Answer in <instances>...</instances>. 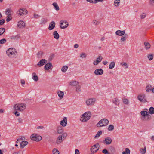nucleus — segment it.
<instances>
[{
  "label": "nucleus",
  "instance_id": "nucleus-1",
  "mask_svg": "<svg viewBox=\"0 0 154 154\" xmlns=\"http://www.w3.org/2000/svg\"><path fill=\"white\" fill-rule=\"evenodd\" d=\"M91 116V112L89 111H87L80 116V120L83 122H87L90 119Z\"/></svg>",
  "mask_w": 154,
  "mask_h": 154
},
{
  "label": "nucleus",
  "instance_id": "nucleus-2",
  "mask_svg": "<svg viewBox=\"0 0 154 154\" xmlns=\"http://www.w3.org/2000/svg\"><path fill=\"white\" fill-rule=\"evenodd\" d=\"M26 107V105L25 103H20L14 104L13 107V110H18L22 112L24 111Z\"/></svg>",
  "mask_w": 154,
  "mask_h": 154
},
{
  "label": "nucleus",
  "instance_id": "nucleus-3",
  "mask_svg": "<svg viewBox=\"0 0 154 154\" xmlns=\"http://www.w3.org/2000/svg\"><path fill=\"white\" fill-rule=\"evenodd\" d=\"M109 123V121L106 118L100 120L96 125L97 127L100 128L107 126Z\"/></svg>",
  "mask_w": 154,
  "mask_h": 154
},
{
  "label": "nucleus",
  "instance_id": "nucleus-4",
  "mask_svg": "<svg viewBox=\"0 0 154 154\" xmlns=\"http://www.w3.org/2000/svg\"><path fill=\"white\" fill-rule=\"evenodd\" d=\"M140 114L142 116L141 119L143 120H148L151 119V116L147 111H142L140 112Z\"/></svg>",
  "mask_w": 154,
  "mask_h": 154
},
{
  "label": "nucleus",
  "instance_id": "nucleus-5",
  "mask_svg": "<svg viewBox=\"0 0 154 154\" xmlns=\"http://www.w3.org/2000/svg\"><path fill=\"white\" fill-rule=\"evenodd\" d=\"M6 53L8 57H12L17 54V52L15 48H10L6 51Z\"/></svg>",
  "mask_w": 154,
  "mask_h": 154
},
{
  "label": "nucleus",
  "instance_id": "nucleus-6",
  "mask_svg": "<svg viewBox=\"0 0 154 154\" xmlns=\"http://www.w3.org/2000/svg\"><path fill=\"white\" fill-rule=\"evenodd\" d=\"M30 138L32 141L38 142L42 140V137L40 135L34 133L31 135Z\"/></svg>",
  "mask_w": 154,
  "mask_h": 154
},
{
  "label": "nucleus",
  "instance_id": "nucleus-7",
  "mask_svg": "<svg viewBox=\"0 0 154 154\" xmlns=\"http://www.w3.org/2000/svg\"><path fill=\"white\" fill-rule=\"evenodd\" d=\"M96 99L95 98H89L85 100L86 104L87 106H91L94 105L96 101Z\"/></svg>",
  "mask_w": 154,
  "mask_h": 154
},
{
  "label": "nucleus",
  "instance_id": "nucleus-8",
  "mask_svg": "<svg viewBox=\"0 0 154 154\" xmlns=\"http://www.w3.org/2000/svg\"><path fill=\"white\" fill-rule=\"evenodd\" d=\"M60 27L62 29H65L69 26L68 22L65 20H61L59 22Z\"/></svg>",
  "mask_w": 154,
  "mask_h": 154
},
{
  "label": "nucleus",
  "instance_id": "nucleus-9",
  "mask_svg": "<svg viewBox=\"0 0 154 154\" xmlns=\"http://www.w3.org/2000/svg\"><path fill=\"white\" fill-rule=\"evenodd\" d=\"M138 100L141 102H146V94L144 93H140L137 97Z\"/></svg>",
  "mask_w": 154,
  "mask_h": 154
},
{
  "label": "nucleus",
  "instance_id": "nucleus-10",
  "mask_svg": "<svg viewBox=\"0 0 154 154\" xmlns=\"http://www.w3.org/2000/svg\"><path fill=\"white\" fill-rule=\"evenodd\" d=\"M28 13L27 10L24 8L19 9L17 11V14L20 16L26 15Z\"/></svg>",
  "mask_w": 154,
  "mask_h": 154
},
{
  "label": "nucleus",
  "instance_id": "nucleus-11",
  "mask_svg": "<svg viewBox=\"0 0 154 154\" xmlns=\"http://www.w3.org/2000/svg\"><path fill=\"white\" fill-rule=\"evenodd\" d=\"M100 145L99 144L97 143L92 146L90 149L91 152L93 154H94L99 149Z\"/></svg>",
  "mask_w": 154,
  "mask_h": 154
},
{
  "label": "nucleus",
  "instance_id": "nucleus-12",
  "mask_svg": "<svg viewBox=\"0 0 154 154\" xmlns=\"http://www.w3.org/2000/svg\"><path fill=\"white\" fill-rule=\"evenodd\" d=\"M25 24L24 21L20 20L17 23V26L19 28L23 29L25 27Z\"/></svg>",
  "mask_w": 154,
  "mask_h": 154
},
{
  "label": "nucleus",
  "instance_id": "nucleus-13",
  "mask_svg": "<svg viewBox=\"0 0 154 154\" xmlns=\"http://www.w3.org/2000/svg\"><path fill=\"white\" fill-rule=\"evenodd\" d=\"M104 71L102 69H96L94 71V74L96 75H101L103 73Z\"/></svg>",
  "mask_w": 154,
  "mask_h": 154
},
{
  "label": "nucleus",
  "instance_id": "nucleus-14",
  "mask_svg": "<svg viewBox=\"0 0 154 154\" xmlns=\"http://www.w3.org/2000/svg\"><path fill=\"white\" fill-rule=\"evenodd\" d=\"M67 118L66 117H64L63 120L60 122V124L62 127H65L67 124Z\"/></svg>",
  "mask_w": 154,
  "mask_h": 154
},
{
  "label": "nucleus",
  "instance_id": "nucleus-15",
  "mask_svg": "<svg viewBox=\"0 0 154 154\" xmlns=\"http://www.w3.org/2000/svg\"><path fill=\"white\" fill-rule=\"evenodd\" d=\"M44 66V69L45 70L48 71L52 68L53 66L51 63H46Z\"/></svg>",
  "mask_w": 154,
  "mask_h": 154
},
{
  "label": "nucleus",
  "instance_id": "nucleus-16",
  "mask_svg": "<svg viewBox=\"0 0 154 154\" xmlns=\"http://www.w3.org/2000/svg\"><path fill=\"white\" fill-rule=\"evenodd\" d=\"M47 62V61L46 60L44 59H42L38 63L37 65L39 67H41L46 63Z\"/></svg>",
  "mask_w": 154,
  "mask_h": 154
},
{
  "label": "nucleus",
  "instance_id": "nucleus-17",
  "mask_svg": "<svg viewBox=\"0 0 154 154\" xmlns=\"http://www.w3.org/2000/svg\"><path fill=\"white\" fill-rule=\"evenodd\" d=\"M69 84V86L72 87L76 86L79 84V82L78 81L75 80H73L70 81Z\"/></svg>",
  "mask_w": 154,
  "mask_h": 154
},
{
  "label": "nucleus",
  "instance_id": "nucleus-18",
  "mask_svg": "<svg viewBox=\"0 0 154 154\" xmlns=\"http://www.w3.org/2000/svg\"><path fill=\"white\" fill-rule=\"evenodd\" d=\"M55 23L54 21L51 22L49 24L48 27L49 30H53L55 27Z\"/></svg>",
  "mask_w": 154,
  "mask_h": 154
},
{
  "label": "nucleus",
  "instance_id": "nucleus-19",
  "mask_svg": "<svg viewBox=\"0 0 154 154\" xmlns=\"http://www.w3.org/2000/svg\"><path fill=\"white\" fill-rule=\"evenodd\" d=\"M125 30H118L116 31V34L118 36H122L125 35Z\"/></svg>",
  "mask_w": 154,
  "mask_h": 154
},
{
  "label": "nucleus",
  "instance_id": "nucleus-20",
  "mask_svg": "<svg viewBox=\"0 0 154 154\" xmlns=\"http://www.w3.org/2000/svg\"><path fill=\"white\" fill-rule=\"evenodd\" d=\"M120 65L125 69H128L129 66V64L125 62H122L120 63Z\"/></svg>",
  "mask_w": 154,
  "mask_h": 154
},
{
  "label": "nucleus",
  "instance_id": "nucleus-21",
  "mask_svg": "<svg viewBox=\"0 0 154 154\" xmlns=\"http://www.w3.org/2000/svg\"><path fill=\"white\" fill-rule=\"evenodd\" d=\"M32 79L35 82L38 81L39 80V78L37 75L36 73L33 72L32 75Z\"/></svg>",
  "mask_w": 154,
  "mask_h": 154
},
{
  "label": "nucleus",
  "instance_id": "nucleus-22",
  "mask_svg": "<svg viewBox=\"0 0 154 154\" xmlns=\"http://www.w3.org/2000/svg\"><path fill=\"white\" fill-rule=\"evenodd\" d=\"M104 141L107 145H109L111 143L112 139L110 137H107L105 138Z\"/></svg>",
  "mask_w": 154,
  "mask_h": 154
},
{
  "label": "nucleus",
  "instance_id": "nucleus-23",
  "mask_svg": "<svg viewBox=\"0 0 154 154\" xmlns=\"http://www.w3.org/2000/svg\"><path fill=\"white\" fill-rule=\"evenodd\" d=\"M62 137L61 136H60V135L58 137L56 141V143L57 144H60L64 140Z\"/></svg>",
  "mask_w": 154,
  "mask_h": 154
},
{
  "label": "nucleus",
  "instance_id": "nucleus-24",
  "mask_svg": "<svg viewBox=\"0 0 154 154\" xmlns=\"http://www.w3.org/2000/svg\"><path fill=\"white\" fill-rule=\"evenodd\" d=\"M144 45L145 46L144 48L146 50L149 49L151 48V45L150 44L147 42H145L144 43Z\"/></svg>",
  "mask_w": 154,
  "mask_h": 154
},
{
  "label": "nucleus",
  "instance_id": "nucleus-25",
  "mask_svg": "<svg viewBox=\"0 0 154 154\" xmlns=\"http://www.w3.org/2000/svg\"><path fill=\"white\" fill-rule=\"evenodd\" d=\"M120 4V0H114L113 2L114 6L116 8L119 6Z\"/></svg>",
  "mask_w": 154,
  "mask_h": 154
},
{
  "label": "nucleus",
  "instance_id": "nucleus-26",
  "mask_svg": "<svg viewBox=\"0 0 154 154\" xmlns=\"http://www.w3.org/2000/svg\"><path fill=\"white\" fill-rule=\"evenodd\" d=\"M54 8L57 11H58L60 10V8L57 3L56 2H53L52 4Z\"/></svg>",
  "mask_w": 154,
  "mask_h": 154
},
{
  "label": "nucleus",
  "instance_id": "nucleus-27",
  "mask_svg": "<svg viewBox=\"0 0 154 154\" xmlns=\"http://www.w3.org/2000/svg\"><path fill=\"white\" fill-rule=\"evenodd\" d=\"M57 94L60 98L62 99L63 98L64 93L60 90H58L57 91Z\"/></svg>",
  "mask_w": 154,
  "mask_h": 154
},
{
  "label": "nucleus",
  "instance_id": "nucleus-28",
  "mask_svg": "<svg viewBox=\"0 0 154 154\" xmlns=\"http://www.w3.org/2000/svg\"><path fill=\"white\" fill-rule=\"evenodd\" d=\"M29 143L28 142L26 141H22L20 144V146L21 148H24L26 145H27Z\"/></svg>",
  "mask_w": 154,
  "mask_h": 154
},
{
  "label": "nucleus",
  "instance_id": "nucleus-29",
  "mask_svg": "<svg viewBox=\"0 0 154 154\" xmlns=\"http://www.w3.org/2000/svg\"><path fill=\"white\" fill-rule=\"evenodd\" d=\"M12 12L11 8H8L6 10L5 14L7 15H11V13Z\"/></svg>",
  "mask_w": 154,
  "mask_h": 154
},
{
  "label": "nucleus",
  "instance_id": "nucleus-30",
  "mask_svg": "<svg viewBox=\"0 0 154 154\" xmlns=\"http://www.w3.org/2000/svg\"><path fill=\"white\" fill-rule=\"evenodd\" d=\"M63 129L61 126H59L57 128V132L58 134H62L63 132Z\"/></svg>",
  "mask_w": 154,
  "mask_h": 154
},
{
  "label": "nucleus",
  "instance_id": "nucleus-31",
  "mask_svg": "<svg viewBox=\"0 0 154 154\" xmlns=\"http://www.w3.org/2000/svg\"><path fill=\"white\" fill-rule=\"evenodd\" d=\"M112 103L116 105H119V100L117 98H115L112 100Z\"/></svg>",
  "mask_w": 154,
  "mask_h": 154
},
{
  "label": "nucleus",
  "instance_id": "nucleus-32",
  "mask_svg": "<svg viewBox=\"0 0 154 154\" xmlns=\"http://www.w3.org/2000/svg\"><path fill=\"white\" fill-rule=\"evenodd\" d=\"M152 85L150 84L148 85L146 87L145 89L147 92H149L151 91Z\"/></svg>",
  "mask_w": 154,
  "mask_h": 154
},
{
  "label": "nucleus",
  "instance_id": "nucleus-33",
  "mask_svg": "<svg viewBox=\"0 0 154 154\" xmlns=\"http://www.w3.org/2000/svg\"><path fill=\"white\" fill-rule=\"evenodd\" d=\"M146 147L144 146L143 148H141L140 149L139 152L141 154H145L146 153Z\"/></svg>",
  "mask_w": 154,
  "mask_h": 154
},
{
  "label": "nucleus",
  "instance_id": "nucleus-34",
  "mask_svg": "<svg viewBox=\"0 0 154 154\" xmlns=\"http://www.w3.org/2000/svg\"><path fill=\"white\" fill-rule=\"evenodd\" d=\"M128 38V35L125 34L124 35L122 36L121 38V40L123 42H125Z\"/></svg>",
  "mask_w": 154,
  "mask_h": 154
},
{
  "label": "nucleus",
  "instance_id": "nucleus-35",
  "mask_svg": "<svg viewBox=\"0 0 154 154\" xmlns=\"http://www.w3.org/2000/svg\"><path fill=\"white\" fill-rule=\"evenodd\" d=\"M115 63L114 61L111 62L109 65V69H112L115 67Z\"/></svg>",
  "mask_w": 154,
  "mask_h": 154
},
{
  "label": "nucleus",
  "instance_id": "nucleus-36",
  "mask_svg": "<svg viewBox=\"0 0 154 154\" xmlns=\"http://www.w3.org/2000/svg\"><path fill=\"white\" fill-rule=\"evenodd\" d=\"M54 37L56 39H58L59 37V35L57 31H55L53 33Z\"/></svg>",
  "mask_w": 154,
  "mask_h": 154
},
{
  "label": "nucleus",
  "instance_id": "nucleus-37",
  "mask_svg": "<svg viewBox=\"0 0 154 154\" xmlns=\"http://www.w3.org/2000/svg\"><path fill=\"white\" fill-rule=\"evenodd\" d=\"M146 13H142L140 15V17L141 19H144L146 17Z\"/></svg>",
  "mask_w": 154,
  "mask_h": 154
},
{
  "label": "nucleus",
  "instance_id": "nucleus-38",
  "mask_svg": "<svg viewBox=\"0 0 154 154\" xmlns=\"http://www.w3.org/2000/svg\"><path fill=\"white\" fill-rule=\"evenodd\" d=\"M102 134V132L100 130L99 131L96 135L94 137L95 138H98Z\"/></svg>",
  "mask_w": 154,
  "mask_h": 154
},
{
  "label": "nucleus",
  "instance_id": "nucleus-39",
  "mask_svg": "<svg viewBox=\"0 0 154 154\" xmlns=\"http://www.w3.org/2000/svg\"><path fill=\"white\" fill-rule=\"evenodd\" d=\"M114 126L113 125H109L108 128V130L109 131H112L114 130Z\"/></svg>",
  "mask_w": 154,
  "mask_h": 154
},
{
  "label": "nucleus",
  "instance_id": "nucleus-40",
  "mask_svg": "<svg viewBox=\"0 0 154 154\" xmlns=\"http://www.w3.org/2000/svg\"><path fill=\"white\" fill-rule=\"evenodd\" d=\"M147 58L149 60L151 61L153 60V58L154 55L153 54H150L147 55Z\"/></svg>",
  "mask_w": 154,
  "mask_h": 154
},
{
  "label": "nucleus",
  "instance_id": "nucleus-41",
  "mask_svg": "<svg viewBox=\"0 0 154 154\" xmlns=\"http://www.w3.org/2000/svg\"><path fill=\"white\" fill-rule=\"evenodd\" d=\"M68 67L67 66H63L61 68V71L63 72H66L67 70Z\"/></svg>",
  "mask_w": 154,
  "mask_h": 154
},
{
  "label": "nucleus",
  "instance_id": "nucleus-42",
  "mask_svg": "<svg viewBox=\"0 0 154 154\" xmlns=\"http://www.w3.org/2000/svg\"><path fill=\"white\" fill-rule=\"evenodd\" d=\"M87 56V54L84 53H82L80 54V57L81 58H85Z\"/></svg>",
  "mask_w": 154,
  "mask_h": 154
},
{
  "label": "nucleus",
  "instance_id": "nucleus-43",
  "mask_svg": "<svg viewBox=\"0 0 154 154\" xmlns=\"http://www.w3.org/2000/svg\"><path fill=\"white\" fill-rule=\"evenodd\" d=\"M92 23L93 25L97 26L100 23V22L95 20H93L92 21Z\"/></svg>",
  "mask_w": 154,
  "mask_h": 154
},
{
  "label": "nucleus",
  "instance_id": "nucleus-44",
  "mask_svg": "<svg viewBox=\"0 0 154 154\" xmlns=\"http://www.w3.org/2000/svg\"><path fill=\"white\" fill-rule=\"evenodd\" d=\"M149 112L151 115L154 114V108L152 107H150L149 111Z\"/></svg>",
  "mask_w": 154,
  "mask_h": 154
},
{
  "label": "nucleus",
  "instance_id": "nucleus-45",
  "mask_svg": "<svg viewBox=\"0 0 154 154\" xmlns=\"http://www.w3.org/2000/svg\"><path fill=\"white\" fill-rule=\"evenodd\" d=\"M76 87V91L77 92H80L81 91V86L78 84Z\"/></svg>",
  "mask_w": 154,
  "mask_h": 154
},
{
  "label": "nucleus",
  "instance_id": "nucleus-46",
  "mask_svg": "<svg viewBox=\"0 0 154 154\" xmlns=\"http://www.w3.org/2000/svg\"><path fill=\"white\" fill-rule=\"evenodd\" d=\"M125 151L122 152V154H130V150L128 148L125 149Z\"/></svg>",
  "mask_w": 154,
  "mask_h": 154
},
{
  "label": "nucleus",
  "instance_id": "nucleus-47",
  "mask_svg": "<svg viewBox=\"0 0 154 154\" xmlns=\"http://www.w3.org/2000/svg\"><path fill=\"white\" fill-rule=\"evenodd\" d=\"M122 101L123 103L126 105L128 104L129 103V100L128 99L126 98L123 99L122 100Z\"/></svg>",
  "mask_w": 154,
  "mask_h": 154
},
{
  "label": "nucleus",
  "instance_id": "nucleus-48",
  "mask_svg": "<svg viewBox=\"0 0 154 154\" xmlns=\"http://www.w3.org/2000/svg\"><path fill=\"white\" fill-rule=\"evenodd\" d=\"M52 152L53 154H59V151L56 148L53 149Z\"/></svg>",
  "mask_w": 154,
  "mask_h": 154
},
{
  "label": "nucleus",
  "instance_id": "nucleus-49",
  "mask_svg": "<svg viewBox=\"0 0 154 154\" xmlns=\"http://www.w3.org/2000/svg\"><path fill=\"white\" fill-rule=\"evenodd\" d=\"M5 29L4 28H0V36L2 35L5 32Z\"/></svg>",
  "mask_w": 154,
  "mask_h": 154
},
{
  "label": "nucleus",
  "instance_id": "nucleus-50",
  "mask_svg": "<svg viewBox=\"0 0 154 154\" xmlns=\"http://www.w3.org/2000/svg\"><path fill=\"white\" fill-rule=\"evenodd\" d=\"M20 36L19 35L16 36H12L11 37V39L17 40L19 38Z\"/></svg>",
  "mask_w": 154,
  "mask_h": 154
},
{
  "label": "nucleus",
  "instance_id": "nucleus-51",
  "mask_svg": "<svg viewBox=\"0 0 154 154\" xmlns=\"http://www.w3.org/2000/svg\"><path fill=\"white\" fill-rule=\"evenodd\" d=\"M63 134L61 135H60V136H61V137L64 139V138H66L67 136V134L66 132L63 133Z\"/></svg>",
  "mask_w": 154,
  "mask_h": 154
},
{
  "label": "nucleus",
  "instance_id": "nucleus-52",
  "mask_svg": "<svg viewBox=\"0 0 154 154\" xmlns=\"http://www.w3.org/2000/svg\"><path fill=\"white\" fill-rule=\"evenodd\" d=\"M12 19V17L11 15H7L6 17V21L7 22L10 21Z\"/></svg>",
  "mask_w": 154,
  "mask_h": 154
},
{
  "label": "nucleus",
  "instance_id": "nucleus-53",
  "mask_svg": "<svg viewBox=\"0 0 154 154\" xmlns=\"http://www.w3.org/2000/svg\"><path fill=\"white\" fill-rule=\"evenodd\" d=\"M47 22V20L45 19H43L40 21V24H45Z\"/></svg>",
  "mask_w": 154,
  "mask_h": 154
},
{
  "label": "nucleus",
  "instance_id": "nucleus-54",
  "mask_svg": "<svg viewBox=\"0 0 154 154\" xmlns=\"http://www.w3.org/2000/svg\"><path fill=\"white\" fill-rule=\"evenodd\" d=\"M149 4L151 6L154 7V0H149Z\"/></svg>",
  "mask_w": 154,
  "mask_h": 154
},
{
  "label": "nucleus",
  "instance_id": "nucleus-55",
  "mask_svg": "<svg viewBox=\"0 0 154 154\" xmlns=\"http://www.w3.org/2000/svg\"><path fill=\"white\" fill-rule=\"evenodd\" d=\"M103 59V57L102 56H99L97 59L96 60L99 62H100Z\"/></svg>",
  "mask_w": 154,
  "mask_h": 154
},
{
  "label": "nucleus",
  "instance_id": "nucleus-56",
  "mask_svg": "<svg viewBox=\"0 0 154 154\" xmlns=\"http://www.w3.org/2000/svg\"><path fill=\"white\" fill-rule=\"evenodd\" d=\"M6 42V40L5 38H3L0 40V44H4Z\"/></svg>",
  "mask_w": 154,
  "mask_h": 154
},
{
  "label": "nucleus",
  "instance_id": "nucleus-57",
  "mask_svg": "<svg viewBox=\"0 0 154 154\" xmlns=\"http://www.w3.org/2000/svg\"><path fill=\"white\" fill-rule=\"evenodd\" d=\"M26 138L24 136H22L20 137L17 139V141H18L19 140H22V141H25V140Z\"/></svg>",
  "mask_w": 154,
  "mask_h": 154
},
{
  "label": "nucleus",
  "instance_id": "nucleus-58",
  "mask_svg": "<svg viewBox=\"0 0 154 154\" xmlns=\"http://www.w3.org/2000/svg\"><path fill=\"white\" fill-rule=\"evenodd\" d=\"M14 114L16 116H19L20 115V113L18 112V110H14Z\"/></svg>",
  "mask_w": 154,
  "mask_h": 154
},
{
  "label": "nucleus",
  "instance_id": "nucleus-59",
  "mask_svg": "<svg viewBox=\"0 0 154 154\" xmlns=\"http://www.w3.org/2000/svg\"><path fill=\"white\" fill-rule=\"evenodd\" d=\"M5 20L4 19H2L0 20V25H3L5 22Z\"/></svg>",
  "mask_w": 154,
  "mask_h": 154
},
{
  "label": "nucleus",
  "instance_id": "nucleus-60",
  "mask_svg": "<svg viewBox=\"0 0 154 154\" xmlns=\"http://www.w3.org/2000/svg\"><path fill=\"white\" fill-rule=\"evenodd\" d=\"M99 62L97 61V60H95L94 61L93 64L94 65H97L99 63Z\"/></svg>",
  "mask_w": 154,
  "mask_h": 154
},
{
  "label": "nucleus",
  "instance_id": "nucleus-61",
  "mask_svg": "<svg viewBox=\"0 0 154 154\" xmlns=\"http://www.w3.org/2000/svg\"><path fill=\"white\" fill-rule=\"evenodd\" d=\"M33 15H34V17L35 18L37 19L40 17V16L38 14H34Z\"/></svg>",
  "mask_w": 154,
  "mask_h": 154
},
{
  "label": "nucleus",
  "instance_id": "nucleus-62",
  "mask_svg": "<svg viewBox=\"0 0 154 154\" xmlns=\"http://www.w3.org/2000/svg\"><path fill=\"white\" fill-rule=\"evenodd\" d=\"M42 54L43 53L42 52L40 51L37 54L38 55V57L39 58L41 57L42 55Z\"/></svg>",
  "mask_w": 154,
  "mask_h": 154
},
{
  "label": "nucleus",
  "instance_id": "nucleus-63",
  "mask_svg": "<svg viewBox=\"0 0 154 154\" xmlns=\"http://www.w3.org/2000/svg\"><path fill=\"white\" fill-rule=\"evenodd\" d=\"M102 152L103 153L105 154L108 153V151L107 150V149H104L103 150Z\"/></svg>",
  "mask_w": 154,
  "mask_h": 154
},
{
  "label": "nucleus",
  "instance_id": "nucleus-64",
  "mask_svg": "<svg viewBox=\"0 0 154 154\" xmlns=\"http://www.w3.org/2000/svg\"><path fill=\"white\" fill-rule=\"evenodd\" d=\"M87 2H89L90 3L95 4L94 0H86Z\"/></svg>",
  "mask_w": 154,
  "mask_h": 154
}]
</instances>
